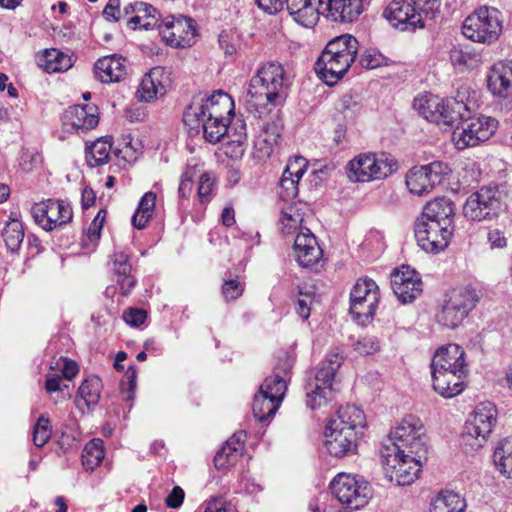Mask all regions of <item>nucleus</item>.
Here are the masks:
<instances>
[{"mask_svg":"<svg viewBox=\"0 0 512 512\" xmlns=\"http://www.w3.org/2000/svg\"><path fill=\"white\" fill-rule=\"evenodd\" d=\"M289 78L278 62H267L251 78L247 92L246 108L261 113L268 105H282L288 95Z\"/></svg>","mask_w":512,"mask_h":512,"instance_id":"obj_1","label":"nucleus"},{"mask_svg":"<svg viewBox=\"0 0 512 512\" xmlns=\"http://www.w3.org/2000/svg\"><path fill=\"white\" fill-rule=\"evenodd\" d=\"M358 49V40L350 34L331 39L315 63L319 78L329 86L336 84L355 62Z\"/></svg>","mask_w":512,"mask_h":512,"instance_id":"obj_2","label":"nucleus"},{"mask_svg":"<svg viewBox=\"0 0 512 512\" xmlns=\"http://www.w3.org/2000/svg\"><path fill=\"white\" fill-rule=\"evenodd\" d=\"M441 0H392L383 9V18L395 29L413 32L424 27L422 14L435 19Z\"/></svg>","mask_w":512,"mask_h":512,"instance_id":"obj_3","label":"nucleus"},{"mask_svg":"<svg viewBox=\"0 0 512 512\" xmlns=\"http://www.w3.org/2000/svg\"><path fill=\"white\" fill-rule=\"evenodd\" d=\"M344 357L338 352L327 353L324 360L316 368L313 378L306 385V404L316 410L332 399L335 388L333 382Z\"/></svg>","mask_w":512,"mask_h":512,"instance_id":"obj_4","label":"nucleus"},{"mask_svg":"<svg viewBox=\"0 0 512 512\" xmlns=\"http://www.w3.org/2000/svg\"><path fill=\"white\" fill-rule=\"evenodd\" d=\"M497 420V408L491 402L479 403L466 421L461 434V445L466 453L481 449Z\"/></svg>","mask_w":512,"mask_h":512,"instance_id":"obj_5","label":"nucleus"},{"mask_svg":"<svg viewBox=\"0 0 512 512\" xmlns=\"http://www.w3.org/2000/svg\"><path fill=\"white\" fill-rule=\"evenodd\" d=\"M452 133L458 150L476 147L488 141L498 129V121L490 116L478 115L459 118Z\"/></svg>","mask_w":512,"mask_h":512,"instance_id":"obj_6","label":"nucleus"},{"mask_svg":"<svg viewBox=\"0 0 512 512\" xmlns=\"http://www.w3.org/2000/svg\"><path fill=\"white\" fill-rule=\"evenodd\" d=\"M423 436L424 427L421 421L413 415H407L390 432V444H384L381 450L416 453L421 458L428 453Z\"/></svg>","mask_w":512,"mask_h":512,"instance_id":"obj_7","label":"nucleus"},{"mask_svg":"<svg viewBox=\"0 0 512 512\" xmlns=\"http://www.w3.org/2000/svg\"><path fill=\"white\" fill-rule=\"evenodd\" d=\"M417 455L410 452L381 450L382 464L389 480L398 486L412 484L419 477L421 468L428 459L427 453L421 458Z\"/></svg>","mask_w":512,"mask_h":512,"instance_id":"obj_8","label":"nucleus"},{"mask_svg":"<svg viewBox=\"0 0 512 512\" xmlns=\"http://www.w3.org/2000/svg\"><path fill=\"white\" fill-rule=\"evenodd\" d=\"M500 16L498 9L482 6L464 20L462 33L474 42L491 44L499 38L502 31Z\"/></svg>","mask_w":512,"mask_h":512,"instance_id":"obj_9","label":"nucleus"},{"mask_svg":"<svg viewBox=\"0 0 512 512\" xmlns=\"http://www.w3.org/2000/svg\"><path fill=\"white\" fill-rule=\"evenodd\" d=\"M397 168V161L389 155L364 153L349 161L347 175L354 182H369L386 178Z\"/></svg>","mask_w":512,"mask_h":512,"instance_id":"obj_10","label":"nucleus"},{"mask_svg":"<svg viewBox=\"0 0 512 512\" xmlns=\"http://www.w3.org/2000/svg\"><path fill=\"white\" fill-rule=\"evenodd\" d=\"M230 116H234V102L229 94L218 90L199 102L194 100L184 113V122L192 126L199 117L228 122Z\"/></svg>","mask_w":512,"mask_h":512,"instance_id":"obj_11","label":"nucleus"},{"mask_svg":"<svg viewBox=\"0 0 512 512\" xmlns=\"http://www.w3.org/2000/svg\"><path fill=\"white\" fill-rule=\"evenodd\" d=\"M503 209V195L496 186H484L472 193L463 207V214L473 221L491 220Z\"/></svg>","mask_w":512,"mask_h":512,"instance_id":"obj_12","label":"nucleus"},{"mask_svg":"<svg viewBox=\"0 0 512 512\" xmlns=\"http://www.w3.org/2000/svg\"><path fill=\"white\" fill-rule=\"evenodd\" d=\"M380 294L374 280L360 278L350 293V314L361 325H367L373 320Z\"/></svg>","mask_w":512,"mask_h":512,"instance_id":"obj_13","label":"nucleus"},{"mask_svg":"<svg viewBox=\"0 0 512 512\" xmlns=\"http://www.w3.org/2000/svg\"><path fill=\"white\" fill-rule=\"evenodd\" d=\"M332 494L351 510L364 507L371 498L368 482L355 475L339 473L330 484Z\"/></svg>","mask_w":512,"mask_h":512,"instance_id":"obj_14","label":"nucleus"},{"mask_svg":"<svg viewBox=\"0 0 512 512\" xmlns=\"http://www.w3.org/2000/svg\"><path fill=\"white\" fill-rule=\"evenodd\" d=\"M286 392L284 382L277 378H265L254 396L252 411L254 417L264 422L273 417Z\"/></svg>","mask_w":512,"mask_h":512,"instance_id":"obj_15","label":"nucleus"},{"mask_svg":"<svg viewBox=\"0 0 512 512\" xmlns=\"http://www.w3.org/2000/svg\"><path fill=\"white\" fill-rule=\"evenodd\" d=\"M448 164L433 161L427 165L414 166L406 174V185L410 193L418 196L428 194L445 179Z\"/></svg>","mask_w":512,"mask_h":512,"instance_id":"obj_16","label":"nucleus"},{"mask_svg":"<svg viewBox=\"0 0 512 512\" xmlns=\"http://www.w3.org/2000/svg\"><path fill=\"white\" fill-rule=\"evenodd\" d=\"M158 29L171 47H190L195 42L196 22L190 17L169 16L159 23Z\"/></svg>","mask_w":512,"mask_h":512,"instance_id":"obj_17","label":"nucleus"},{"mask_svg":"<svg viewBox=\"0 0 512 512\" xmlns=\"http://www.w3.org/2000/svg\"><path fill=\"white\" fill-rule=\"evenodd\" d=\"M448 225L416 220L414 234L418 246L427 253L439 254L448 247Z\"/></svg>","mask_w":512,"mask_h":512,"instance_id":"obj_18","label":"nucleus"},{"mask_svg":"<svg viewBox=\"0 0 512 512\" xmlns=\"http://www.w3.org/2000/svg\"><path fill=\"white\" fill-rule=\"evenodd\" d=\"M422 280L410 266L402 265L391 274V287L397 299L403 303H412L422 293Z\"/></svg>","mask_w":512,"mask_h":512,"instance_id":"obj_19","label":"nucleus"},{"mask_svg":"<svg viewBox=\"0 0 512 512\" xmlns=\"http://www.w3.org/2000/svg\"><path fill=\"white\" fill-rule=\"evenodd\" d=\"M479 300L480 296L472 286L453 289L450 295V329L460 326Z\"/></svg>","mask_w":512,"mask_h":512,"instance_id":"obj_20","label":"nucleus"},{"mask_svg":"<svg viewBox=\"0 0 512 512\" xmlns=\"http://www.w3.org/2000/svg\"><path fill=\"white\" fill-rule=\"evenodd\" d=\"M63 125L68 131L77 133L94 129L99 123V112L96 105H73L63 114Z\"/></svg>","mask_w":512,"mask_h":512,"instance_id":"obj_21","label":"nucleus"},{"mask_svg":"<svg viewBox=\"0 0 512 512\" xmlns=\"http://www.w3.org/2000/svg\"><path fill=\"white\" fill-rule=\"evenodd\" d=\"M367 0H318L326 17L334 22L351 23L364 12Z\"/></svg>","mask_w":512,"mask_h":512,"instance_id":"obj_22","label":"nucleus"},{"mask_svg":"<svg viewBox=\"0 0 512 512\" xmlns=\"http://www.w3.org/2000/svg\"><path fill=\"white\" fill-rule=\"evenodd\" d=\"M293 250L297 263L304 268L317 265L323 255L315 235L307 228L297 233Z\"/></svg>","mask_w":512,"mask_h":512,"instance_id":"obj_23","label":"nucleus"},{"mask_svg":"<svg viewBox=\"0 0 512 512\" xmlns=\"http://www.w3.org/2000/svg\"><path fill=\"white\" fill-rule=\"evenodd\" d=\"M363 432H352L346 429L344 432L341 430L325 429L324 446L327 452L334 457H344L356 453L357 441Z\"/></svg>","mask_w":512,"mask_h":512,"instance_id":"obj_24","label":"nucleus"},{"mask_svg":"<svg viewBox=\"0 0 512 512\" xmlns=\"http://www.w3.org/2000/svg\"><path fill=\"white\" fill-rule=\"evenodd\" d=\"M487 88L496 97L512 94V60L498 61L487 74Z\"/></svg>","mask_w":512,"mask_h":512,"instance_id":"obj_25","label":"nucleus"},{"mask_svg":"<svg viewBox=\"0 0 512 512\" xmlns=\"http://www.w3.org/2000/svg\"><path fill=\"white\" fill-rule=\"evenodd\" d=\"M413 107L426 120L439 126H448V111L444 99L431 93L419 95L414 98Z\"/></svg>","mask_w":512,"mask_h":512,"instance_id":"obj_26","label":"nucleus"},{"mask_svg":"<svg viewBox=\"0 0 512 512\" xmlns=\"http://www.w3.org/2000/svg\"><path fill=\"white\" fill-rule=\"evenodd\" d=\"M475 92L468 83H461L456 94L450 98V127H454L459 118L468 117L475 107Z\"/></svg>","mask_w":512,"mask_h":512,"instance_id":"obj_27","label":"nucleus"},{"mask_svg":"<svg viewBox=\"0 0 512 512\" xmlns=\"http://www.w3.org/2000/svg\"><path fill=\"white\" fill-rule=\"evenodd\" d=\"M448 344L440 346L431 360V378L433 390L444 398H448Z\"/></svg>","mask_w":512,"mask_h":512,"instance_id":"obj_28","label":"nucleus"},{"mask_svg":"<svg viewBox=\"0 0 512 512\" xmlns=\"http://www.w3.org/2000/svg\"><path fill=\"white\" fill-rule=\"evenodd\" d=\"M365 426V415L361 409L354 405H346L337 410L336 416L330 419L327 428L345 431L346 429L352 432H362Z\"/></svg>","mask_w":512,"mask_h":512,"instance_id":"obj_29","label":"nucleus"},{"mask_svg":"<svg viewBox=\"0 0 512 512\" xmlns=\"http://www.w3.org/2000/svg\"><path fill=\"white\" fill-rule=\"evenodd\" d=\"M126 59L111 55L100 58L94 65L95 77L102 83L119 82L126 76Z\"/></svg>","mask_w":512,"mask_h":512,"instance_id":"obj_30","label":"nucleus"},{"mask_svg":"<svg viewBox=\"0 0 512 512\" xmlns=\"http://www.w3.org/2000/svg\"><path fill=\"white\" fill-rule=\"evenodd\" d=\"M292 18L304 27L314 26L319 17L318 2L315 0H285Z\"/></svg>","mask_w":512,"mask_h":512,"instance_id":"obj_31","label":"nucleus"},{"mask_svg":"<svg viewBox=\"0 0 512 512\" xmlns=\"http://www.w3.org/2000/svg\"><path fill=\"white\" fill-rule=\"evenodd\" d=\"M455 357L453 364H450V374L457 376L459 381L450 387V398L459 395L466 387V379L469 375V366L465 360V352L463 348L458 344L450 343V357Z\"/></svg>","mask_w":512,"mask_h":512,"instance_id":"obj_32","label":"nucleus"},{"mask_svg":"<svg viewBox=\"0 0 512 512\" xmlns=\"http://www.w3.org/2000/svg\"><path fill=\"white\" fill-rule=\"evenodd\" d=\"M163 75L164 70L156 67L144 76L137 92L140 100L149 102L166 93V88L161 80Z\"/></svg>","mask_w":512,"mask_h":512,"instance_id":"obj_33","label":"nucleus"},{"mask_svg":"<svg viewBox=\"0 0 512 512\" xmlns=\"http://www.w3.org/2000/svg\"><path fill=\"white\" fill-rule=\"evenodd\" d=\"M36 63L47 73L66 71L72 66L71 58L55 48L37 54Z\"/></svg>","mask_w":512,"mask_h":512,"instance_id":"obj_34","label":"nucleus"},{"mask_svg":"<svg viewBox=\"0 0 512 512\" xmlns=\"http://www.w3.org/2000/svg\"><path fill=\"white\" fill-rule=\"evenodd\" d=\"M199 127H202L205 140L211 144L220 142L225 136L230 137L231 127L228 122L199 117L190 128L198 130Z\"/></svg>","mask_w":512,"mask_h":512,"instance_id":"obj_35","label":"nucleus"},{"mask_svg":"<svg viewBox=\"0 0 512 512\" xmlns=\"http://www.w3.org/2000/svg\"><path fill=\"white\" fill-rule=\"evenodd\" d=\"M102 380L98 376H91L84 380L78 389L77 406L85 405L87 408L96 406L100 400Z\"/></svg>","mask_w":512,"mask_h":512,"instance_id":"obj_36","label":"nucleus"},{"mask_svg":"<svg viewBox=\"0 0 512 512\" xmlns=\"http://www.w3.org/2000/svg\"><path fill=\"white\" fill-rule=\"evenodd\" d=\"M73 218L71 205L65 200L50 199L48 222L45 230L51 231L57 226L69 223Z\"/></svg>","mask_w":512,"mask_h":512,"instance_id":"obj_37","label":"nucleus"},{"mask_svg":"<svg viewBox=\"0 0 512 512\" xmlns=\"http://www.w3.org/2000/svg\"><path fill=\"white\" fill-rule=\"evenodd\" d=\"M25 237L23 223L18 219L10 217L2 230V238L5 246L12 254L18 253Z\"/></svg>","mask_w":512,"mask_h":512,"instance_id":"obj_38","label":"nucleus"},{"mask_svg":"<svg viewBox=\"0 0 512 512\" xmlns=\"http://www.w3.org/2000/svg\"><path fill=\"white\" fill-rule=\"evenodd\" d=\"M417 220L446 223L448 225V199L446 196L435 197L429 201Z\"/></svg>","mask_w":512,"mask_h":512,"instance_id":"obj_39","label":"nucleus"},{"mask_svg":"<svg viewBox=\"0 0 512 512\" xmlns=\"http://www.w3.org/2000/svg\"><path fill=\"white\" fill-rule=\"evenodd\" d=\"M112 138L103 137L97 139L86 149V160L90 167H97L108 162L109 153L112 147Z\"/></svg>","mask_w":512,"mask_h":512,"instance_id":"obj_40","label":"nucleus"},{"mask_svg":"<svg viewBox=\"0 0 512 512\" xmlns=\"http://www.w3.org/2000/svg\"><path fill=\"white\" fill-rule=\"evenodd\" d=\"M156 204V194L152 191L146 192L138 203L137 210L132 216V225L136 229H144L150 221Z\"/></svg>","mask_w":512,"mask_h":512,"instance_id":"obj_41","label":"nucleus"},{"mask_svg":"<svg viewBox=\"0 0 512 512\" xmlns=\"http://www.w3.org/2000/svg\"><path fill=\"white\" fill-rule=\"evenodd\" d=\"M493 457L498 471L507 478H512V436L499 442Z\"/></svg>","mask_w":512,"mask_h":512,"instance_id":"obj_42","label":"nucleus"},{"mask_svg":"<svg viewBox=\"0 0 512 512\" xmlns=\"http://www.w3.org/2000/svg\"><path fill=\"white\" fill-rule=\"evenodd\" d=\"M242 450L225 442L214 457V465L217 469H224L234 465L241 456Z\"/></svg>","mask_w":512,"mask_h":512,"instance_id":"obj_43","label":"nucleus"},{"mask_svg":"<svg viewBox=\"0 0 512 512\" xmlns=\"http://www.w3.org/2000/svg\"><path fill=\"white\" fill-rule=\"evenodd\" d=\"M33 443L36 447H43L52 436V427L49 418L42 414L33 426Z\"/></svg>","mask_w":512,"mask_h":512,"instance_id":"obj_44","label":"nucleus"},{"mask_svg":"<svg viewBox=\"0 0 512 512\" xmlns=\"http://www.w3.org/2000/svg\"><path fill=\"white\" fill-rule=\"evenodd\" d=\"M450 62L456 69L464 71L476 66L478 57L470 51L453 48L450 50Z\"/></svg>","mask_w":512,"mask_h":512,"instance_id":"obj_45","label":"nucleus"},{"mask_svg":"<svg viewBox=\"0 0 512 512\" xmlns=\"http://www.w3.org/2000/svg\"><path fill=\"white\" fill-rule=\"evenodd\" d=\"M129 8H131L133 11H136L139 14H143L142 18H148L151 19L150 21L144 22L142 24L143 29L149 30L154 27H158V11L156 8H154L152 5L145 3V2H138L135 4V6H132L131 4L125 8L126 13L129 12Z\"/></svg>","mask_w":512,"mask_h":512,"instance_id":"obj_46","label":"nucleus"},{"mask_svg":"<svg viewBox=\"0 0 512 512\" xmlns=\"http://www.w3.org/2000/svg\"><path fill=\"white\" fill-rule=\"evenodd\" d=\"M104 458V451L101 446L91 441L84 448L83 465L86 469H93L98 466Z\"/></svg>","mask_w":512,"mask_h":512,"instance_id":"obj_47","label":"nucleus"},{"mask_svg":"<svg viewBox=\"0 0 512 512\" xmlns=\"http://www.w3.org/2000/svg\"><path fill=\"white\" fill-rule=\"evenodd\" d=\"M278 194L283 201H291L298 195L297 179L292 178L290 175H286L285 170L280 179Z\"/></svg>","mask_w":512,"mask_h":512,"instance_id":"obj_48","label":"nucleus"},{"mask_svg":"<svg viewBox=\"0 0 512 512\" xmlns=\"http://www.w3.org/2000/svg\"><path fill=\"white\" fill-rule=\"evenodd\" d=\"M293 210L294 209L292 207H289L287 210L282 212L280 218V231L284 235L294 233L299 228V224L302 221L300 215L293 213Z\"/></svg>","mask_w":512,"mask_h":512,"instance_id":"obj_49","label":"nucleus"},{"mask_svg":"<svg viewBox=\"0 0 512 512\" xmlns=\"http://www.w3.org/2000/svg\"><path fill=\"white\" fill-rule=\"evenodd\" d=\"M293 359L287 354L284 353L281 357L278 358L277 363L273 369V375L268 378H277L284 382V385L287 387L288 375L293 367Z\"/></svg>","mask_w":512,"mask_h":512,"instance_id":"obj_50","label":"nucleus"},{"mask_svg":"<svg viewBox=\"0 0 512 512\" xmlns=\"http://www.w3.org/2000/svg\"><path fill=\"white\" fill-rule=\"evenodd\" d=\"M124 377L126 380L121 381L120 389L123 400L129 402L135 398L136 371L134 367H129Z\"/></svg>","mask_w":512,"mask_h":512,"instance_id":"obj_51","label":"nucleus"},{"mask_svg":"<svg viewBox=\"0 0 512 512\" xmlns=\"http://www.w3.org/2000/svg\"><path fill=\"white\" fill-rule=\"evenodd\" d=\"M215 185V178L210 173L206 172L200 176L198 196L202 203L210 201Z\"/></svg>","mask_w":512,"mask_h":512,"instance_id":"obj_52","label":"nucleus"},{"mask_svg":"<svg viewBox=\"0 0 512 512\" xmlns=\"http://www.w3.org/2000/svg\"><path fill=\"white\" fill-rule=\"evenodd\" d=\"M385 62H386V57L384 55H382L380 52L373 50V49L366 50L360 56V59H359V63L361 65V67L366 68V69L378 68V67L382 66L383 64H385Z\"/></svg>","mask_w":512,"mask_h":512,"instance_id":"obj_53","label":"nucleus"},{"mask_svg":"<svg viewBox=\"0 0 512 512\" xmlns=\"http://www.w3.org/2000/svg\"><path fill=\"white\" fill-rule=\"evenodd\" d=\"M113 271L117 276L128 275L131 273V264L129 255L125 251L115 252L112 256Z\"/></svg>","mask_w":512,"mask_h":512,"instance_id":"obj_54","label":"nucleus"},{"mask_svg":"<svg viewBox=\"0 0 512 512\" xmlns=\"http://www.w3.org/2000/svg\"><path fill=\"white\" fill-rule=\"evenodd\" d=\"M353 347L360 354L370 355L380 349V344L375 336H365L355 342Z\"/></svg>","mask_w":512,"mask_h":512,"instance_id":"obj_55","label":"nucleus"},{"mask_svg":"<svg viewBox=\"0 0 512 512\" xmlns=\"http://www.w3.org/2000/svg\"><path fill=\"white\" fill-rule=\"evenodd\" d=\"M244 291L243 284L237 279L227 280L222 285V294L226 301L239 298Z\"/></svg>","mask_w":512,"mask_h":512,"instance_id":"obj_56","label":"nucleus"},{"mask_svg":"<svg viewBox=\"0 0 512 512\" xmlns=\"http://www.w3.org/2000/svg\"><path fill=\"white\" fill-rule=\"evenodd\" d=\"M313 296L310 293H303L299 291V296L296 300V313L303 319L307 320L311 314V303Z\"/></svg>","mask_w":512,"mask_h":512,"instance_id":"obj_57","label":"nucleus"},{"mask_svg":"<svg viewBox=\"0 0 512 512\" xmlns=\"http://www.w3.org/2000/svg\"><path fill=\"white\" fill-rule=\"evenodd\" d=\"M147 318L145 310L140 308H129L123 313V320L132 327H139Z\"/></svg>","mask_w":512,"mask_h":512,"instance_id":"obj_58","label":"nucleus"},{"mask_svg":"<svg viewBox=\"0 0 512 512\" xmlns=\"http://www.w3.org/2000/svg\"><path fill=\"white\" fill-rule=\"evenodd\" d=\"M50 199L41 203L35 204L32 208V215L36 223H38L44 230L45 224L48 222Z\"/></svg>","mask_w":512,"mask_h":512,"instance_id":"obj_59","label":"nucleus"},{"mask_svg":"<svg viewBox=\"0 0 512 512\" xmlns=\"http://www.w3.org/2000/svg\"><path fill=\"white\" fill-rule=\"evenodd\" d=\"M193 177L194 172L190 169L186 170L181 177L180 185L178 188V195L182 199L190 197L193 191Z\"/></svg>","mask_w":512,"mask_h":512,"instance_id":"obj_60","label":"nucleus"},{"mask_svg":"<svg viewBox=\"0 0 512 512\" xmlns=\"http://www.w3.org/2000/svg\"><path fill=\"white\" fill-rule=\"evenodd\" d=\"M306 160L303 157H297L294 161H290L285 168L286 175L297 179V183L302 178L306 171Z\"/></svg>","mask_w":512,"mask_h":512,"instance_id":"obj_61","label":"nucleus"},{"mask_svg":"<svg viewBox=\"0 0 512 512\" xmlns=\"http://www.w3.org/2000/svg\"><path fill=\"white\" fill-rule=\"evenodd\" d=\"M257 6L269 15L280 12L285 5V0H255Z\"/></svg>","mask_w":512,"mask_h":512,"instance_id":"obj_62","label":"nucleus"},{"mask_svg":"<svg viewBox=\"0 0 512 512\" xmlns=\"http://www.w3.org/2000/svg\"><path fill=\"white\" fill-rule=\"evenodd\" d=\"M185 493L180 486H175L165 499V504L169 508H179L184 501Z\"/></svg>","mask_w":512,"mask_h":512,"instance_id":"obj_63","label":"nucleus"},{"mask_svg":"<svg viewBox=\"0 0 512 512\" xmlns=\"http://www.w3.org/2000/svg\"><path fill=\"white\" fill-rule=\"evenodd\" d=\"M430 512H448V496L446 490H441L438 495L432 499Z\"/></svg>","mask_w":512,"mask_h":512,"instance_id":"obj_64","label":"nucleus"}]
</instances>
